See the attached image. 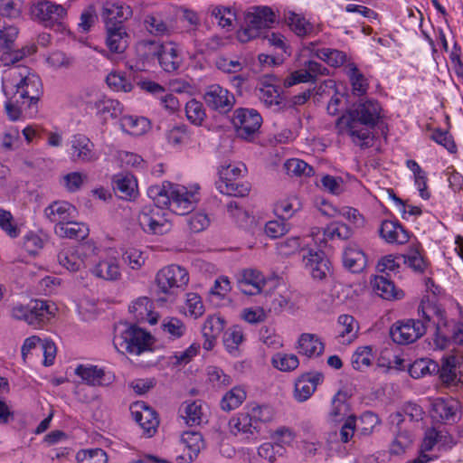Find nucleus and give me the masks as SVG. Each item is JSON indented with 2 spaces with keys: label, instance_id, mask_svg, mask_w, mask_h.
Returning <instances> with one entry per match:
<instances>
[{
  "label": "nucleus",
  "instance_id": "obj_20",
  "mask_svg": "<svg viewBox=\"0 0 463 463\" xmlns=\"http://www.w3.org/2000/svg\"><path fill=\"white\" fill-rule=\"evenodd\" d=\"M303 261L315 279L322 280L330 273V261L320 250H308L307 255H303Z\"/></svg>",
  "mask_w": 463,
  "mask_h": 463
},
{
  "label": "nucleus",
  "instance_id": "obj_57",
  "mask_svg": "<svg viewBox=\"0 0 463 463\" xmlns=\"http://www.w3.org/2000/svg\"><path fill=\"white\" fill-rule=\"evenodd\" d=\"M77 459L80 463H108L107 453L101 449H92L80 451Z\"/></svg>",
  "mask_w": 463,
  "mask_h": 463
},
{
  "label": "nucleus",
  "instance_id": "obj_14",
  "mask_svg": "<svg viewBox=\"0 0 463 463\" xmlns=\"http://www.w3.org/2000/svg\"><path fill=\"white\" fill-rule=\"evenodd\" d=\"M131 414L136 422L144 430L147 437H152L159 425V420L156 411L146 405L144 402H137L131 407Z\"/></svg>",
  "mask_w": 463,
  "mask_h": 463
},
{
  "label": "nucleus",
  "instance_id": "obj_32",
  "mask_svg": "<svg viewBox=\"0 0 463 463\" xmlns=\"http://www.w3.org/2000/svg\"><path fill=\"white\" fill-rule=\"evenodd\" d=\"M54 232L59 237L74 240H84L89 235V228L85 223L70 220L56 223Z\"/></svg>",
  "mask_w": 463,
  "mask_h": 463
},
{
  "label": "nucleus",
  "instance_id": "obj_54",
  "mask_svg": "<svg viewBox=\"0 0 463 463\" xmlns=\"http://www.w3.org/2000/svg\"><path fill=\"white\" fill-rule=\"evenodd\" d=\"M152 303L148 298H137L129 307V311L134 314L137 320H145L151 315Z\"/></svg>",
  "mask_w": 463,
  "mask_h": 463
},
{
  "label": "nucleus",
  "instance_id": "obj_22",
  "mask_svg": "<svg viewBox=\"0 0 463 463\" xmlns=\"http://www.w3.org/2000/svg\"><path fill=\"white\" fill-rule=\"evenodd\" d=\"M154 54L157 57L162 69L166 72L175 71L182 63V58L172 43L160 44Z\"/></svg>",
  "mask_w": 463,
  "mask_h": 463
},
{
  "label": "nucleus",
  "instance_id": "obj_11",
  "mask_svg": "<svg viewBox=\"0 0 463 463\" xmlns=\"http://www.w3.org/2000/svg\"><path fill=\"white\" fill-rule=\"evenodd\" d=\"M203 100L210 109L222 114L231 111L235 104L234 95L219 84L206 87Z\"/></svg>",
  "mask_w": 463,
  "mask_h": 463
},
{
  "label": "nucleus",
  "instance_id": "obj_44",
  "mask_svg": "<svg viewBox=\"0 0 463 463\" xmlns=\"http://www.w3.org/2000/svg\"><path fill=\"white\" fill-rule=\"evenodd\" d=\"M347 74L351 81L353 93L356 96L364 95L368 89L367 80L354 63L349 64Z\"/></svg>",
  "mask_w": 463,
  "mask_h": 463
},
{
  "label": "nucleus",
  "instance_id": "obj_46",
  "mask_svg": "<svg viewBox=\"0 0 463 463\" xmlns=\"http://www.w3.org/2000/svg\"><path fill=\"white\" fill-rule=\"evenodd\" d=\"M94 107L99 113L109 114L112 118H118L122 113V106L116 99L102 97L94 102Z\"/></svg>",
  "mask_w": 463,
  "mask_h": 463
},
{
  "label": "nucleus",
  "instance_id": "obj_50",
  "mask_svg": "<svg viewBox=\"0 0 463 463\" xmlns=\"http://www.w3.org/2000/svg\"><path fill=\"white\" fill-rule=\"evenodd\" d=\"M260 99L267 106H277L278 110L287 108V104L284 102L279 90L273 85L267 86L266 89L260 90Z\"/></svg>",
  "mask_w": 463,
  "mask_h": 463
},
{
  "label": "nucleus",
  "instance_id": "obj_38",
  "mask_svg": "<svg viewBox=\"0 0 463 463\" xmlns=\"http://www.w3.org/2000/svg\"><path fill=\"white\" fill-rule=\"evenodd\" d=\"M302 207L301 202L296 196L281 200L275 204L274 212L282 220L291 218Z\"/></svg>",
  "mask_w": 463,
  "mask_h": 463
},
{
  "label": "nucleus",
  "instance_id": "obj_25",
  "mask_svg": "<svg viewBox=\"0 0 463 463\" xmlns=\"http://www.w3.org/2000/svg\"><path fill=\"white\" fill-rule=\"evenodd\" d=\"M112 185L115 194L121 199L131 200L137 194V180L130 174L115 175Z\"/></svg>",
  "mask_w": 463,
  "mask_h": 463
},
{
  "label": "nucleus",
  "instance_id": "obj_40",
  "mask_svg": "<svg viewBox=\"0 0 463 463\" xmlns=\"http://www.w3.org/2000/svg\"><path fill=\"white\" fill-rule=\"evenodd\" d=\"M380 423V419L377 414L373 411H364L356 421V435L358 437H368L373 432L374 428Z\"/></svg>",
  "mask_w": 463,
  "mask_h": 463
},
{
  "label": "nucleus",
  "instance_id": "obj_31",
  "mask_svg": "<svg viewBox=\"0 0 463 463\" xmlns=\"http://www.w3.org/2000/svg\"><path fill=\"white\" fill-rule=\"evenodd\" d=\"M215 184L220 193L229 196L244 197L250 192L248 184L229 178V172L222 174V179H219Z\"/></svg>",
  "mask_w": 463,
  "mask_h": 463
},
{
  "label": "nucleus",
  "instance_id": "obj_28",
  "mask_svg": "<svg viewBox=\"0 0 463 463\" xmlns=\"http://www.w3.org/2000/svg\"><path fill=\"white\" fill-rule=\"evenodd\" d=\"M92 275L108 281H115L120 279L121 270L115 258L100 260L91 269Z\"/></svg>",
  "mask_w": 463,
  "mask_h": 463
},
{
  "label": "nucleus",
  "instance_id": "obj_26",
  "mask_svg": "<svg viewBox=\"0 0 463 463\" xmlns=\"http://www.w3.org/2000/svg\"><path fill=\"white\" fill-rule=\"evenodd\" d=\"M379 233L389 243L403 244L410 239L409 232L398 221H383Z\"/></svg>",
  "mask_w": 463,
  "mask_h": 463
},
{
  "label": "nucleus",
  "instance_id": "obj_64",
  "mask_svg": "<svg viewBox=\"0 0 463 463\" xmlns=\"http://www.w3.org/2000/svg\"><path fill=\"white\" fill-rule=\"evenodd\" d=\"M430 138L436 143L443 146L449 152H456V144L449 131H443L439 128H437L431 133Z\"/></svg>",
  "mask_w": 463,
  "mask_h": 463
},
{
  "label": "nucleus",
  "instance_id": "obj_49",
  "mask_svg": "<svg viewBox=\"0 0 463 463\" xmlns=\"http://www.w3.org/2000/svg\"><path fill=\"white\" fill-rule=\"evenodd\" d=\"M372 347L369 345L360 346L354 353L351 360L352 366L354 370L362 371L372 364Z\"/></svg>",
  "mask_w": 463,
  "mask_h": 463
},
{
  "label": "nucleus",
  "instance_id": "obj_5",
  "mask_svg": "<svg viewBox=\"0 0 463 463\" xmlns=\"http://www.w3.org/2000/svg\"><path fill=\"white\" fill-rule=\"evenodd\" d=\"M422 319H406L394 323L390 328L392 340L398 345H409L420 338L430 324V316L422 309Z\"/></svg>",
  "mask_w": 463,
  "mask_h": 463
},
{
  "label": "nucleus",
  "instance_id": "obj_2",
  "mask_svg": "<svg viewBox=\"0 0 463 463\" xmlns=\"http://www.w3.org/2000/svg\"><path fill=\"white\" fill-rule=\"evenodd\" d=\"M147 195L161 206H165L177 215L191 213L199 200L196 192L188 191L185 186L164 182L162 185H152Z\"/></svg>",
  "mask_w": 463,
  "mask_h": 463
},
{
  "label": "nucleus",
  "instance_id": "obj_24",
  "mask_svg": "<svg viewBox=\"0 0 463 463\" xmlns=\"http://www.w3.org/2000/svg\"><path fill=\"white\" fill-rule=\"evenodd\" d=\"M107 29V46L110 52L122 53L129 44V35L126 31L124 24L118 26L109 25Z\"/></svg>",
  "mask_w": 463,
  "mask_h": 463
},
{
  "label": "nucleus",
  "instance_id": "obj_15",
  "mask_svg": "<svg viewBox=\"0 0 463 463\" xmlns=\"http://www.w3.org/2000/svg\"><path fill=\"white\" fill-rule=\"evenodd\" d=\"M438 321L433 323L435 327L434 343L439 349H445L452 344L454 333L459 323L453 320L448 321L445 317V312L440 309L435 310Z\"/></svg>",
  "mask_w": 463,
  "mask_h": 463
},
{
  "label": "nucleus",
  "instance_id": "obj_13",
  "mask_svg": "<svg viewBox=\"0 0 463 463\" xmlns=\"http://www.w3.org/2000/svg\"><path fill=\"white\" fill-rule=\"evenodd\" d=\"M460 357L449 355L442 358L441 365L436 372L441 383L448 388L457 391L463 385V373L458 370Z\"/></svg>",
  "mask_w": 463,
  "mask_h": 463
},
{
  "label": "nucleus",
  "instance_id": "obj_23",
  "mask_svg": "<svg viewBox=\"0 0 463 463\" xmlns=\"http://www.w3.org/2000/svg\"><path fill=\"white\" fill-rule=\"evenodd\" d=\"M225 324L224 318L220 316L212 315L207 317L202 328L204 337L203 346L205 350L210 351L214 347L216 339L223 331Z\"/></svg>",
  "mask_w": 463,
  "mask_h": 463
},
{
  "label": "nucleus",
  "instance_id": "obj_58",
  "mask_svg": "<svg viewBox=\"0 0 463 463\" xmlns=\"http://www.w3.org/2000/svg\"><path fill=\"white\" fill-rule=\"evenodd\" d=\"M184 416L188 425H199L202 422V401H194L186 404Z\"/></svg>",
  "mask_w": 463,
  "mask_h": 463
},
{
  "label": "nucleus",
  "instance_id": "obj_63",
  "mask_svg": "<svg viewBox=\"0 0 463 463\" xmlns=\"http://www.w3.org/2000/svg\"><path fill=\"white\" fill-rule=\"evenodd\" d=\"M209 381L218 387H226L232 384V378L226 374L221 368L211 366L207 370Z\"/></svg>",
  "mask_w": 463,
  "mask_h": 463
},
{
  "label": "nucleus",
  "instance_id": "obj_19",
  "mask_svg": "<svg viewBox=\"0 0 463 463\" xmlns=\"http://www.w3.org/2000/svg\"><path fill=\"white\" fill-rule=\"evenodd\" d=\"M71 158L75 163H88L97 159L94 144L82 134L74 135L71 140Z\"/></svg>",
  "mask_w": 463,
  "mask_h": 463
},
{
  "label": "nucleus",
  "instance_id": "obj_6",
  "mask_svg": "<svg viewBox=\"0 0 463 463\" xmlns=\"http://www.w3.org/2000/svg\"><path fill=\"white\" fill-rule=\"evenodd\" d=\"M188 282L189 274L187 270L175 264L161 269L156 277L159 292L173 298L183 291Z\"/></svg>",
  "mask_w": 463,
  "mask_h": 463
},
{
  "label": "nucleus",
  "instance_id": "obj_17",
  "mask_svg": "<svg viewBox=\"0 0 463 463\" xmlns=\"http://www.w3.org/2000/svg\"><path fill=\"white\" fill-rule=\"evenodd\" d=\"M324 381L321 372H308L300 375L295 383L294 397L298 402L308 400L318 384Z\"/></svg>",
  "mask_w": 463,
  "mask_h": 463
},
{
  "label": "nucleus",
  "instance_id": "obj_4",
  "mask_svg": "<svg viewBox=\"0 0 463 463\" xmlns=\"http://www.w3.org/2000/svg\"><path fill=\"white\" fill-rule=\"evenodd\" d=\"M18 33V28L14 25H4L0 28V49L3 51L0 61L5 66L14 64L36 52L34 45L16 44Z\"/></svg>",
  "mask_w": 463,
  "mask_h": 463
},
{
  "label": "nucleus",
  "instance_id": "obj_1",
  "mask_svg": "<svg viewBox=\"0 0 463 463\" xmlns=\"http://www.w3.org/2000/svg\"><path fill=\"white\" fill-rule=\"evenodd\" d=\"M381 106L374 99L359 101L346 109L336 120L340 133H347L361 148L373 146V129L380 119Z\"/></svg>",
  "mask_w": 463,
  "mask_h": 463
},
{
  "label": "nucleus",
  "instance_id": "obj_29",
  "mask_svg": "<svg viewBox=\"0 0 463 463\" xmlns=\"http://www.w3.org/2000/svg\"><path fill=\"white\" fill-rule=\"evenodd\" d=\"M352 396L350 389L344 387L341 388L333 397L331 411L329 417L333 421H341L344 420L349 411V405L347 400Z\"/></svg>",
  "mask_w": 463,
  "mask_h": 463
},
{
  "label": "nucleus",
  "instance_id": "obj_39",
  "mask_svg": "<svg viewBox=\"0 0 463 463\" xmlns=\"http://www.w3.org/2000/svg\"><path fill=\"white\" fill-rule=\"evenodd\" d=\"M314 54L320 60L326 61L332 67H340L346 61V54L336 49L323 48V49H311Z\"/></svg>",
  "mask_w": 463,
  "mask_h": 463
},
{
  "label": "nucleus",
  "instance_id": "obj_12",
  "mask_svg": "<svg viewBox=\"0 0 463 463\" xmlns=\"http://www.w3.org/2000/svg\"><path fill=\"white\" fill-rule=\"evenodd\" d=\"M31 15L34 20L43 24L46 27H52L59 24L66 15V9L51 1H39L31 6Z\"/></svg>",
  "mask_w": 463,
  "mask_h": 463
},
{
  "label": "nucleus",
  "instance_id": "obj_51",
  "mask_svg": "<svg viewBox=\"0 0 463 463\" xmlns=\"http://www.w3.org/2000/svg\"><path fill=\"white\" fill-rule=\"evenodd\" d=\"M271 362L275 368L283 372L293 371L299 364V361L297 355L282 353L274 354Z\"/></svg>",
  "mask_w": 463,
  "mask_h": 463
},
{
  "label": "nucleus",
  "instance_id": "obj_34",
  "mask_svg": "<svg viewBox=\"0 0 463 463\" xmlns=\"http://www.w3.org/2000/svg\"><path fill=\"white\" fill-rule=\"evenodd\" d=\"M76 209L67 202H54L44 210L45 216L52 222L61 223L74 217Z\"/></svg>",
  "mask_w": 463,
  "mask_h": 463
},
{
  "label": "nucleus",
  "instance_id": "obj_8",
  "mask_svg": "<svg viewBox=\"0 0 463 463\" xmlns=\"http://www.w3.org/2000/svg\"><path fill=\"white\" fill-rule=\"evenodd\" d=\"M53 312L51 306L44 300H31L26 306L19 305L12 309V317L17 320H24L28 325L38 327L46 323Z\"/></svg>",
  "mask_w": 463,
  "mask_h": 463
},
{
  "label": "nucleus",
  "instance_id": "obj_35",
  "mask_svg": "<svg viewBox=\"0 0 463 463\" xmlns=\"http://www.w3.org/2000/svg\"><path fill=\"white\" fill-rule=\"evenodd\" d=\"M324 348V344L314 334H302L298 339V352L307 357L319 356Z\"/></svg>",
  "mask_w": 463,
  "mask_h": 463
},
{
  "label": "nucleus",
  "instance_id": "obj_3",
  "mask_svg": "<svg viewBox=\"0 0 463 463\" xmlns=\"http://www.w3.org/2000/svg\"><path fill=\"white\" fill-rule=\"evenodd\" d=\"M153 344L150 333L135 325L120 324L115 328L113 345L119 353L139 355L151 350Z\"/></svg>",
  "mask_w": 463,
  "mask_h": 463
},
{
  "label": "nucleus",
  "instance_id": "obj_33",
  "mask_svg": "<svg viewBox=\"0 0 463 463\" xmlns=\"http://www.w3.org/2000/svg\"><path fill=\"white\" fill-rule=\"evenodd\" d=\"M343 263L345 269L353 273H359L366 267L364 253L354 245L346 247L343 253Z\"/></svg>",
  "mask_w": 463,
  "mask_h": 463
},
{
  "label": "nucleus",
  "instance_id": "obj_60",
  "mask_svg": "<svg viewBox=\"0 0 463 463\" xmlns=\"http://www.w3.org/2000/svg\"><path fill=\"white\" fill-rule=\"evenodd\" d=\"M123 261L132 269H139L146 260L144 253L135 248L127 250L122 255Z\"/></svg>",
  "mask_w": 463,
  "mask_h": 463
},
{
  "label": "nucleus",
  "instance_id": "obj_42",
  "mask_svg": "<svg viewBox=\"0 0 463 463\" xmlns=\"http://www.w3.org/2000/svg\"><path fill=\"white\" fill-rule=\"evenodd\" d=\"M165 206H161L159 203L146 205L142 208L139 215L138 222L143 231L145 232V228H151L152 224L160 219V213L164 211Z\"/></svg>",
  "mask_w": 463,
  "mask_h": 463
},
{
  "label": "nucleus",
  "instance_id": "obj_7",
  "mask_svg": "<svg viewBox=\"0 0 463 463\" xmlns=\"http://www.w3.org/2000/svg\"><path fill=\"white\" fill-rule=\"evenodd\" d=\"M275 21L276 16L271 8L256 7L254 12L249 13L246 16V27L239 32L240 41L248 42L262 36V30L269 28Z\"/></svg>",
  "mask_w": 463,
  "mask_h": 463
},
{
  "label": "nucleus",
  "instance_id": "obj_37",
  "mask_svg": "<svg viewBox=\"0 0 463 463\" xmlns=\"http://www.w3.org/2000/svg\"><path fill=\"white\" fill-rule=\"evenodd\" d=\"M408 371L412 378L418 379L426 374H436L439 364L430 359H418L410 365Z\"/></svg>",
  "mask_w": 463,
  "mask_h": 463
},
{
  "label": "nucleus",
  "instance_id": "obj_45",
  "mask_svg": "<svg viewBox=\"0 0 463 463\" xmlns=\"http://www.w3.org/2000/svg\"><path fill=\"white\" fill-rule=\"evenodd\" d=\"M291 30L298 36H306L311 33L314 27L304 17L293 12H289L286 16Z\"/></svg>",
  "mask_w": 463,
  "mask_h": 463
},
{
  "label": "nucleus",
  "instance_id": "obj_36",
  "mask_svg": "<svg viewBox=\"0 0 463 463\" xmlns=\"http://www.w3.org/2000/svg\"><path fill=\"white\" fill-rule=\"evenodd\" d=\"M265 301L263 305L268 308L269 312L276 315L285 310L289 303V297L282 295L275 290H265Z\"/></svg>",
  "mask_w": 463,
  "mask_h": 463
},
{
  "label": "nucleus",
  "instance_id": "obj_48",
  "mask_svg": "<svg viewBox=\"0 0 463 463\" xmlns=\"http://www.w3.org/2000/svg\"><path fill=\"white\" fill-rule=\"evenodd\" d=\"M284 167L287 171V174L289 175L311 176L314 175L313 167L307 164L305 161L298 158H291L287 160L284 164Z\"/></svg>",
  "mask_w": 463,
  "mask_h": 463
},
{
  "label": "nucleus",
  "instance_id": "obj_10",
  "mask_svg": "<svg viewBox=\"0 0 463 463\" xmlns=\"http://www.w3.org/2000/svg\"><path fill=\"white\" fill-rule=\"evenodd\" d=\"M232 123L237 136L248 139L259 130L262 118L256 109L239 108L233 112Z\"/></svg>",
  "mask_w": 463,
  "mask_h": 463
},
{
  "label": "nucleus",
  "instance_id": "obj_21",
  "mask_svg": "<svg viewBox=\"0 0 463 463\" xmlns=\"http://www.w3.org/2000/svg\"><path fill=\"white\" fill-rule=\"evenodd\" d=\"M266 285L262 273L252 269L243 270L241 277L238 279L239 289L250 296L261 293Z\"/></svg>",
  "mask_w": 463,
  "mask_h": 463
},
{
  "label": "nucleus",
  "instance_id": "obj_59",
  "mask_svg": "<svg viewBox=\"0 0 463 463\" xmlns=\"http://www.w3.org/2000/svg\"><path fill=\"white\" fill-rule=\"evenodd\" d=\"M251 417L254 419V422L258 425V422H269L274 419L275 411L271 406L269 405H259L255 404L250 409Z\"/></svg>",
  "mask_w": 463,
  "mask_h": 463
},
{
  "label": "nucleus",
  "instance_id": "obj_16",
  "mask_svg": "<svg viewBox=\"0 0 463 463\" xmlns=\"http://www.w3.org/2000/svg\"><path fill=\"white\" fill-rule=\"evenodd\" d=\"M132 14L133 11L129 5L109 1L103 3L100 13L106 28H109V25L118 26L123 24L124 21L129 19Z\"/></svg>",
  "mask_w": 463,
  "mask_h": 463
},
{
  "label": "nucleus",
  "instance_id": "obj_41",
  "mask_svg": "<svg viewBox=\"0 0 463 463\" xmlns=\"http://www.w3.org/2000/svg\"><path fill=\"white\" fill-rule=\"evenodd\" d=\"M58 262L69 271L75 272L84 267V260L74 250H64L59 252Z\"/></svg>",
  "mask_w": 463,
  "mask_h": 463
},
{
  "label": "nucleus",
  "instance_id": "obj_9",
  "mask_svg": "<svg viewBox=\"0 0 463 463\" xmlns=\"http://www.w3.org/2000/svg\"><path fill=\"white\" fill-rule=\"evenodd\" d=\"M18 70V75L21 79L15 84V102L18 103L20 99H29V107H31L39 101L43 94L42 80L37 75L31 73L27 67H22Z\"/></svg>",
  "mask_w": 463,
  "mask_h": 463
},
{
  "label": "nucleus",
  "instance_id": "obj_55",
  "mask_svg": "<svg viewBox=\"0 0 463 463\" xmlns=\"http://www.w3.org/2000/svg\"><path fill=\"white\" fill-rule=\"evenodd\" d=\"M399 259L402 264L407 265L415 272L422 273L426 269V262L417 250H413L408 255L400 254Z\"/></svg>",
  "mask_w": 463,
  "mask_h": 463
},
{
  "label": "nucleus",
  "instance_id": "obj_27",
  "mask_svg": "<svg viewBox=\"0 0 463 463\" xmlns=\"http://www.w3.org/2000/svg\"><path fill=\"white\" fill-rule=\"evenodd\" d=\"M373 291L379 297L386 300L401 299L404 293L402 290L396 288L393 281L383 275H378L371 280Z\"/></svg>",
  "mask_w": 463,
  "mask_h": 463
},
{
  "label": "nucleus",
  "instance_id": "obj_56",
  "mask_svg": "<svg viewBox=\"0 0 463 463\" xmlns=\"http://www.w3.org/2000/svg\"><path fill=\"white\" fill-rule=\"evenodd\" d=\"M161 327L164 332L174 338H180L185 333L184 324L177 317H166L163 320Z\"/></svg>",
  "mask_w": 463,
  "mask_h": 463
},
{
  "label": "nucleus",
  "instance_id": "obj_62",
  "mask_svg": "<svg viewBox=\"0 0 463 463\" xmlns=\"http://www.w3.org/2000/svg\"><path fill=\"white\" fill-rule=\"evenodd\" d=\"M106 82L110 88H114L116 90L129 92L133 89V85L126 77L116 72L109 73L106 78Z\"/></svg>",
  "mask_w": 463,
  "mask_h": 463
},
{
  "label": "nucleus",
  "instance_id": "obj_43",
  "mask_svg": "<svg viewBox=\"0 0 463 463\" xmlns=\"http://www.w3.org/2000/svg\"><path fill=\"white\" fill-rule=\"evenodd\" d=\"M245 399L246 392L240 387H234L225 393L220 406L222 411H231L238 408Z\"/></svg>",
  "mask_w": 463,
  "mask_h": 463
},
{
  "label": "nucleus",
  "instance_id": "obj_18",
  "mask_svg": "<svg viewBox=\"0 0 463 463\" xmlns=\"http://www.w3.org/2000/svg\"><path fill=\"white\" fill-rule=\"evenodd\" d=\"M75 373L91 386H109L115 381L112 373L105 372L96 365L80 364L75 369Z\"/></svg>",
  "mask_w": 463,
  "mask_h": 463
},
{
  "label": "nucleus",
  "instance_id": "obj_52",
  "mask_svg": "<svg viewBox=\"0 0 463 463\" xmlns=\"http://www.w3.org/2000/svg\"><path fill=\"white\" fill-rule=\"evenodd\" d=\"M185 114L187 119L196 126L201 125L206 117L203 103L196 99H191L186 103Z\"/></svg>",
  "mask_w": 463,
  "mask_h": 463
},
{
  "label": "nucleus",
  "instance_id": "obj_53",
  "mask_svg": "<svg viewBox=\"0 0 463 463\" xmlns=\"http://www.w3.org/2000/svg\"><path fill=\"white\" fill-rule=\"evenodd\" d=\"M181 441L188 451L195 456H198L203 447V436L196 431H184L181 436Z\"/></svg>",
  "mask_w": 463,
  "mask_h": 463
},
{
  "label": "nucleus",
  "instance_id": "obj_47",
  "mask_svg": "<svg viewBox=\"0 0 463 463\" xmlns=\"http://www.w3.org/2000/svg\"><path fill=\"white\" fill-rule=\"evenodd\" d=\"M230 424L236 429L238 431L243 433H253V430H257L258 425L254 422L253 417H251L250 411L249 412L239 413L236 417L232 418Z\"/></svg>",
  "mask_w": 463,
  "mask_h": 463
},
{
  "label": "nucleus",
  "instance_id": "obj_30",
  "mask_svg": "<svg viewBox=\"0 0 463 463\" xmlns=\"http://www.w3.org/2000/svg\"><path fill=\"white\" fill-rule=\"evenodd\" d=\"M460 410V402L453 398H438L433 402V411L445 421H456Z\"/></svg>",
  "mask_w": 463,
  "mask_h": 463
},
{
  "label": "nucleus",
  "instance_id": "obj_61",
  "mask_svg": "<svg viewBox=\"0 0 463 463\" xmlns=\"http://www.w3.org/2000/svg\"><path fill=\"white\" fill-rule=\"evenodd\" d=\"M186 222L193 232H200L205 230L210 224V219L203 213H195L187 216Z\"/></svg>",
  "mask_w": 463,
  "mask_h": 463
}]
</instances>
